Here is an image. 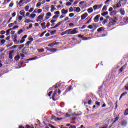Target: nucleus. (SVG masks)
<instances>
[{
    "mask_svg": "<svg viewBox=\"0 0 128 128\" xmlns=\"http://www.w3.org/2000/svg\"><path fill=\"white\" fill-rule=\"evenodd\" d=\"M108 14V12H104L102 13V16H107V14Z\"/></svg>",
    "mask_w": 128,
    "mask_h": 128,
    "instance_id": "b1692460",
    "label": "nucleus"
},
{
    "mask_svg": "<svg viewBox=\"0 0 128 128\" xmlns=\"http://www.w3.org/2000/svg\"><path fill=\"white\" fill-rule=\"evenodd\" d=\"M24 8H25V10L26 12H28V9L30 8V6H25Z\"/></svg>",
    "mask_w": 128,
    "mask_h": 128,
    "instance_id": "c9c22d12",
    "label": "nucleus"
},
{
    "mask_svg": "<svg viewBox=\"0 0 128 128\" xmlns=\"http://www.w3.org/2000/svg\"><path fill=\"white\" fill-rule=\"evenodd\" d=\"M108 10V8H106V6H104L102 8V12H106Z\"/></svg>",
    "mask_w": 128,
    "mask_h": 128,
    "instance_id": "412c9836",
    "label": "nucleus"
},
{
    "mask_svg": "<svg viewBox=\"0 0 128 128\" xmlns=\"http://www.w3.org/2000/svg\"><path fill=\"white\" fill-rule=\"evenodd\" d=\"M112 10H114V8H112V7H110L108 9V12H112Z\"/></svg>",
    "mask_w": 128,
    "mask_h": 128,
    "instance_id": "0e129e2a",
    "label": "nucleus"
},
{
    "mask_svg": "<svg viewBox=\"0 0 128 128\" xmlns=\"http://www.w3.org/2000/svg\"><path fill=\"white\" fill-rule=\"evenodd\" d=\"M44 14H43L40 15L38 16L37 18L38 20H44Z\"/></svg>",
    "mask_w": 128,
    "mask_h": 128,
    "instance_id": "6e6552de",
    "label": "nucleus"
},
{
    "mask_svg": "<svg viewBox=\"0 0 128 128\" xmlns=\"http://www.w3.org/2000/svg\"><path fill=\"white\" fill-rule=\"evenodd\" d=\"M74 16V13H70L69 14V16L70 18H72V16Z\"/></svg>",
    "mask_w": 128,
    "mask_h": 128,
    "instance_id": "37998d69",
    "label": "nucleus"
},
{
    "mask_svg": "<svg viewBox=\"0 0 128 128\" xmlns=\"http://www.w3.org/2000/svg\"><path fill=\"white\" fill-rule=\"evenodd\" d=\"M124 116H128V110H126L124 113Z\"/></svg>",
    "mask_w": 128,
    "mask_h": 128,
    "instance_id": "79ce46f5",
    "label": "nucleus"
},
{
    "mask_svg": "<svg viewBox=\"0 0 128 128\" xmlns=\"http://www.w3.org/2000/svg\"><path fill=\"white\" fill-rule=\"evenodd\" d=\"M50 12H54V10H56V8H54V5H52L50 6Z\"/></svg>",
    "mask_w": 128,
    "mask_h": 128,
    "instance_id": "1a4fd4ad",
    "label": "nucleus"
},
{
    "mask_svg": "<svg viewBox=\"0 0 128 128\" xmlns=\"http://www.w3.org/2000/svg\"><path fill=\"white\" fill-rule=\"evenodd\" d=\"M127 94H128L127 92H124V93H122L120 96V98H122V96H126Z\"/></svg>",
    "mask_w": 128,
    "mask_h": 128,
    "instance_id": "dca6fc26",
    "label": "nucleus"
},
{
    "mask_svg": "<svg viewBox=\"0 0 128 128\" xmlns=\"http://www.w3.org/2000/svg\"><path fill=\"white\" fill-rule=\"evenodd\" d=\"M116 8H120L122 6V4H120V0L118 2L117 4H116Z\"/></svg>",
    "mask_w": 128,
    "mask_h": 128,
    "instance_id": "f3484780",
    "label": "nucleus"
},
{
    "mask_svg": "<svg viewBox=\"0 0 128 128\" xmlns=\"http://www.w3.org/2000/svg\"><path fill=\"white\" fill-rule=\"evenodd\" d=\"M24 0H20L18 3V5L20 6H22V4H22V2H24Z\"/></svg>",
    "mask_w": 128,
    "mask_h": 128,
    "instance_id": "6ab92c4d",
    "label": "nucleus"
},
{
    "mask_svg": "<svg viewBox=\"0 0 128 128\" xmlns=\"http://www.w3.org/2000/svg\"><path fill=\"white\" fill-rule=\"evenodd\" d=\"M102 30H104V28L102 27H100L97 30V32H102Z\"/></svg>",
    "mask_w": 128,
    "mask_h": 128,
    "instance_id": "c756f323",
    "label": "nucleus"
},
{
    "mask_svg": "<svg viewBox=\"0 0 128 128\" xmlns=\"http://www.w3.org/2000/svg\"><path fill=\"white\" fill-rule=\"evenodd\" d=\"M52 16V13L50 12H48L46 14V16H45L46 20H48Z\"/></svg>",
    "mask_w": 128,
    "mask_h": 128,
    "instance_id": "20e7f679",
    "label": "nucleus"
},
{
    "mask_svg": "<svg viewBox=\"0 0 128 128\" xmlns=\"http://www.w3.org/2000/svg\"><path fill=\"white\" fill-rule=\"evenodd\" d=\"M56 22V20H50L51 24H54V22Z\"/></svg>",
    "mask_w": 128,
    "mask_h": 128,
    "instance_id": "5fc2aeb1",
    "label": "nucleus"
},
{
    "mask_svg": "<svg viewBox=\"0 0 128 128\" xmlns=\"http://www.w3.org/2000/svg\"><path fill=\"white\" fill-rule=\"evenodd\" d=\"M24 22L26 24H28V22H32V21L30 20L27 19L24 20Z\"/></svg>",
    "mask_w": 128,
    "mask_h": 128,
    "instance_id": "5701e85b",
    "label": "nucleus"
},
{
    "mask_svg": "<svg viewBox=\"0 0 128 128\" xmlns=\"http://www.w3.org/2000/svg\"><path fill=\"white\" fill-rule=\"evenodd\" d=\"M34 10V8H32L28 10L29 12H32Z\"/></svg>",
    "mask_w": 128,
    "mask_h": 128,
    "instance_id": "13d9d810",
    "label": "nucleus"
},
{
    "mask_svg": "<svg viewBox=\"0 0 128 128\" xmlns=\"http://www.w3.org/2000/svg\"><path fill=\"white\" fill-rule=\"evenodd\" d=\"M14 6V2H10L9 4V8H12Z\"/></svg>",
    "mask_w": 128,
    "mask_h": 128,
    "instance_id": "de8ad7c7",
    "label": "nucleus"
},
{
    "mask_svg": "<svg viewBox=\"0 0 128 128\" xmlns=\"http://www.w3.org/2000/svg\"><path fill=\"white\" fill-rule=\"evenodd\" d=\"M12 62V60H6V62L8 64H10V62Z\"/></svg>",
    "mask_w": 128,
    "mask_h": 128,
    "instance_id": "ea45409f",
    "label": "nucleus"
},
{
    "mask_svg": "<svg viewBox=\"0 0 128 128\" xmlns=\"http://www.w3.org/2000/svg\"><path fill=\"white\" fill-rule=\"evenodd\" d=\"M10 34V30H8L6 31V36H9Z\"/></svg>",
    "mask_w": 128,
    "mask_h": 128,
    "instance_id": "8fccbe9b",
    "label": "nucleus"
},
{
    "mask_svg": "<svg viewBox=\"0 0 128 128\" xmlns=\"http://www.w3.org/2000/svg\"><path fill=\"white\" fill-rule=\"evenodd\" d=\"M20 55H18V56H15V60H20Z\"/></svg>",
    "mask_w": 128,
    "mask_h": 128,
    "instance_id": "a878e982",
    "label": "nucleus"
},
{
    "mask_svg": "<svg viewBox=\"0 0 128 128\" xmlns=\"http://www.w3.org/2000/svg\"><path fill=\"white\" fill-rule=\"evenodd\" d=\"M42 12V9H38L37 10V12L38 14H40V12Z\"/></svg>",
    "mask_w": 128,
    "mask_h": 128,
    "instance_id": "a18cd8bd",
    "label": "nucleus"
},
{
    "mask_svg": "<svg viewBox=\"0 0 128 128\" xmlns=\"http://www.w3.org/2000/svg\"><path fill=\"white\" fill-rule=\"evenodd\" d=\"M18 19L19 20H22V16H19Z\"/></svg>",
    "mask_w": 128,
    "mask_h": 128,
    "instance_id": "338daca9",
    "label": "nucleus"
},
{
    "mask_svg": "<svg viewBox=\"0 0 128 128\" xmlns=\"http://www.w3.org/2000/svg\"><path fill=\"white\" fill-rule=\"evenodd\" d=\"M26 40H24L23 38H22V40L20 41V44H22Z\"/></svg>",
    "mask_w": 128,
    "mask_h": 128,
    "instance_id": "3c124183",
    "label": "nucleus"
},
{
    "mask_svg": "<svg viewBox=\"0 0 128 128\" xmlns=\"http://www.w3.org/2000/svg\"><path fill=\"white\" fill-rule=\"evenodd\" d=\"M58 15H54V16H53V17L52 18L53 20H58Z\"/></svg>",
    "mask_w": 128,
    "mask_h": 128,
    "instance_id": "393cba45",
    "label": "nucleus"
},
{
    "mask_svg": "<svg viewBox=\"0 0 128 128\" xmlns=\"http://www.w3.org/2000/svg\"><path fill=\"white\" fill-rule=\"evenodd\" d=\"M78 28H74L68 30L67 32H68V35L76 34H78Z\"/></svg>",
    "mask_w": 128,
    "mask_h": 128,
    "instance_id": "f257e3e1",
    "label": "nucleus"
},
{
    "mask_svg": "<svg viewBox=\"0 0 128 128\" xmlns=\"http://www.w3.org/2000/svg\"><path fill=\"white\" fill-rule=\"evenodd\" d=\"M16 28H18V26H15L12 28V30H16Z\"/></svg>",
    "mask_w": 128,
    "mask_h": 128,
    "instance_id": "603ef678",
    "label": "nucleus"
},
{
    "mask_svg": "<svg viewBox=\"0 0 128 128\" xmlns=\"http://www.w3.org/2000/svg\"><path fill=\"white\" fill-rule=\"evenodd\" d=\"M6 42V40H1V44H4Z\"/></svg>",
    "mask_w": 128,
    "mask_h": 128,
    "instance_id": "680f3d73",
    "label": "nucleus"
},
{
    "mask_svg": "<svg viewBox=\"0 0 128 128\" xmlns=\"http://www.w3.org/2000/svg\"><path fill=\"white\" fill-rule=\"evenodd\" d=\"M69 128H76V126L74 125H73V126H71Z\"/></svg>",
    "mask_w": 128,
    "mask_h": 128,
    "instance_id": "774afa93",
    "label": "nucleus"
},
{
    "mask_svg": "<svg viewBox=\"0 0 128 128\" xmlns=\"http://www.w3.org/2000/svg\"><path fill=\"white\" fill-rule=\"evenodd\" d=\"M88 16V14L87 12H85L81 16V20H84L86 16Z\"/></svg>",
    "mask_w": 128,
    "mask_h": 128,
    "instance_id": "39448f33",
    "label": "nucleus"
},
{
    "mask_svg": "<svg viewBox=\"0 0 128 128\" xmlns=\"http://www.w3.org/2000/svg\"><path fill=\"white\" fill-rule=\"evenodd\" d=\"M118 117H116L115 118V120L114 121V122H116L117 120H118Z\"/></svg>",
    "mask_w": 128,
    "mask_h": 128,
    "instance_id": "69168bd1",
    "label": "nucleus"
},
{
    "mask_svg": "<svg viewBox=\"0 0 128 128\" xmlns=\"http://www.w3.org/2000/svg\"><path fill=\"white\" fill-rule=\"evenodd\" d=\"M6 34V31L4 30H2L0 32V34Z\"/></svg>",
    "mask_w": 128,
    "mask_h": 128,
    "instance_id": "bf43d9fd",
    "label": "nucleus"
},
{
    "mask_svg": "<svg viewBox=\"0 0 128 128\" xmlns=\"http://www.w3.org/2000/svg\"><path fill=\"white\" fill-rule=\"evenodd\" d=\"M54 14L56 15L60 14V11H56L54 12Z\"/></svg>",
    "mask_w": 128,
    "mask_h": 128,
    "instance_id": "e2e57ef3",
    "label": "nucleus"
},
{
    "mask_svg": "<svg viewBox=\"0 0 128 128\" xmlns=\"http://www.w3.org/2000/svg\"><path fill=\"white\" fill-rule=\"evenodd\" d=\"M88 28L92 30V28H94V26H92V25H89L88 26Z\"/></svg>",
    "mask_w": 128,
    "mask_h": 128,
    "instance_id": "a19ab883",
    "label": "nucleus"
},
{
    "mask_svg": "<svg viewBox=\"0 0 128 128\" xmlns=\"http://www.w3.org/2000/svg\"><path fill=\"white\" fill-rule=\"evenodd\" d=\"M14 50H12L10 52L9 58H10V60H12V54H14Z\"/></svg>",
    "mask_w": 128,
    "mask_h": 128,
    "instance_id": "423d86ee",
    "label": "nucleus"
},
{
    "mask_svg": "<svg viewBox=\"0 0 128 128\" xmlns=\"http://www.w3.org/2000/svg\"><path fill=\"white\" fill-rule=\"evenodd\" d=\"M114 14H116V13L114 11H112L110 12V16H113Z\"/></svg>",
    "mask_w": 128,
    "mask_h": 128,
    "instance_id": "473e14b6",
    "label": "nucleus"
},
{
    "mask_svg": "<svg viewBox=\"0 0 128 128\" xmlns=\"http://www.w3.org/2000/svg\"><path fill=\"white\" fill-rule=\"evenodd\" d=\"M108 22V19L104 20L102 22V24H106Z\"/></svg>",
    "mask_w": 128,
    "mask_h": 128,
    "instance_id": "e433bc0d",
    "label": "nucleus"
},
{
    "mask_svg": "<svg viewBox=\"0 0 128 128\" xmlns=\"http://www.w3.org/2000/svg\"><path fill=\"white\" fill-rule=\"evenodd\" d=\"M122 126H126V122L123 121L121 123Z\"/></svg>",
    "mask_w": 128,
    "mask_h": 128,
    "instance_id": "72a5a7b5",
    "label": "nucleus"
},
{
    "mask_svg": "<svg viewBox=\"0 0 128 128\" xmlns=\"http://www.w3.org/2000/svg\"><path fill=\"white\" fill-rule=\"evenodd\" d=\"M64 34H68V30H66L64 32L61 33V36H64Z\"/></svg>",
    "mask_w": 128,
    "mask_h": 128,
    "instance_id": "a211bd4d",
    "label": "nucleus"
},
{
    "mask_svg": "<svg viewBox=\"0 0 128 128\" xmlns=\"http://www.w3.org/2000/svg\"><path fill=\"white\" fill-rule=\"evenodd\" d=\"M66 6H72V3L70 2H68L66 3Z\"/></svg>",
    "mask_w": 128,
    "mask_h": 128,
    "instance_id": "49530a36",
    "label": "nucleus"
},
{
    "mask_svg": "<svg viewBox=\"0 0 128 128\" xmlns=\"http://www.w3.org/2000/svg\"><path fill=\"white\" fill-rule=\"evenodd\" d=\"M58 90H56L54 91V94H53V96H52V98L53 100H54V96H55L56 94H58Z\"/></svg>",
    "mask_w": 128,
    "mask_h": 128,
    "instance_id": "9b49d317",
    "label": "nucleus"
},
{
    "mask_svg": "<svg viewBox=\"0 0 128 128\" xmlns=\"http://www.w3.org/2000/svg\"><path fill=\"white\" fill-rule=\"evenodd\" d=\"M78 38H83L84 36H82V34H78Z\"/></svg>",
    "mask_w": 128,
    "mask_h": 128,
    "instance_id": "4d7b16f0",
    "label": "nucleus"
},
{
    "mask_svg": "<svg viewBox=\"0 0 128 128\" xmlns=\"http://www.w3.org/2000/svg\"><path fill=\"white\" fill-rule=\"evenodd\" d=\"M62 24V22H58L56 25V28H58V26H60V24Z\"/></svg>",
    "mask_w": 128,
    "mask_h": 128,
    "instance_id": "f704fd0d",
    "label": "nucleus"
},
{
    "mask_svg": "<svg viewBox=\"0 0 128 128\" xmlns=\"http://www.w3.org/2000/svg\"><path fill=\"white\" fill-rule=\"evenodd\" d=\"M38 56H34V58H30V60H38Z\"/></svg>",
    "mask_w": 128,
    "mask_h": 128,
    "instance_id": "2f4dec72",
    "label": "nucleus"
},
{
    "mask_svg": "<svg viewBox=\"0 0 128 128\" xmlns=\"http://www.w3.org/2000/svg\"><path fill=\"white\" fill-rule=\"evenodd\" d=\"M96 104L97 106H100V103L98 102H96Z\"/></svg>",
    "mask_w": 128,
    "mask_h": 128,
    "instance_id": "052dcab7",
    "label": "nucleus"
},
{
    "mask_svg": "<svg viewBox=\"0 0 128 128\" xmlns=\"http://www.w3.org/2000/svg\"><path fill=\"white\" fill-rule=\"evenodd\" d=\"M14 23H10L8 24L9 28H12V26H14Z\"/></svg>",
    "mask_w": 128,
    "mask_h": 128,
    "instance_id": "c03bdc74",
    "label": "nucleus"
},
{
    "mask_svg": "<svg viewBox=\"0 0 128 128\" xmlns=\"http://www.w3.org/2000/svg\"><path fill=\"white\" fill-rule=\"evenodd\" d=\"M100 14H98L96 16V17L94 18V22H98V18H100Z\"/></svg>",
    "mask_w": 128,
    "mask_h": 128,
    "instance_id": "0eeeda50",
    "label": "nucleus"
},
{
    "mask_svg": "<svg viewBox=\"0 0 128 128\" xmlns=\"http://www.w3.org/2000/svg\"><path fill=\"white\" fill-rule=\"evenodd\" d=\"M102 6V4H96L93 6V8L94 10H98Z\"/></svg>",
    "mask_w": 128,
    "mask_h": 128,
    "instance_id": "7ed1b4c3",
    "label": "nucleus"
},
{
    "mask_svg": "<svg viewBox=\"0 0 128 128\" xmlns=\"http://www.w3.org/2000/svg\"><path fill=\"white\" fill-rule=\"evenodd\" d=\"M20 14L21 16H24V18L26 16H24V14H26V12H24V10L20 11Z\"/></svg>",
    "mask_w": 128,
    "mask_h": 128,
    "instance_id": "4468645a",
    "label": "nucleus"
},
{
    "mask_svg": "<svg viewBox=\"0 0 128 128\" xmlns=\"http://www.w3.org/2000/svg\"><path fill=\"white\" fill-rule=\"evenodd\" d=\"M52 120H62V118H56V116L52 117Z\"/></svg>",
    "mask_w": 128,
    "mask_h": 128,
    "instance_id": "9d476101",
    "label": "nucleus"
},
{
    "mask_svg": "<svg viewBox=\"0 0 128 128\" xmlns=\"http://www.w3.org/2000/svg\"><path fill=\"white\" fill-rule=\"evenodd\" d=\"M36 16V14H32L30 15V16H29V18H34Z\"/></svg>",
    "mask_w": 128,
    "mask_h": 128,
    "instance_id": "aec40b11",
    "label": "nucleus"
},
{
    "mask_svg": "<svg viewBox=\"0 0 128 128\" xmlns=\"http://www.w3.org/2000/svg\"><path fill=\"white\" fill-rule=\"evenodd\" d=\"M23 30H22L20 29V30L18 32V34H20L22 32Z\"/></svg>",
    "mask_w": 128,
    "mask_h": 128,
    "instance_id": "6e6d98bb",
    "label": "nucleus"
},
{
    "mask_svg": "<svg viewBox=\"0 0 128 128\" xmlns=\"http://www.w3.org/2000/svg\"><path fill=\"white\" fill-rule=\"evenodd\" d=\"M61 12L62 14H66V13L68 12V10H66L64 8H63Z\"/></svg>",
    "mask_w": 128,
    "mask_h": 128,
    "instance_id": "f8f14e48",
    "label": "nucleus"
},
{
    "mask_svg": "<svg viewBox=\"0 0 128 128\" xmlns=\"http://www.w3.org/2000/svg\"><path fill=\"white\" fill-rule=\"evenodd\" d=\"M88 14H90V13L92 12H94V9H92V8H90L88 9Z\"/></svg>",
    "mask_w": 128,
    "mask_h": 128,
    "instance_id": "2eb2a0df",
    "label": "nucleus"
},
{
    "mask_svg": "<svg viewBox=\"0 0 128 128\" xmlns=\"http://www.w3.org/2000/svg\"><path fill=\"white\" fill-rule=\"evenodd\" d=\"M14 42H16V44H18V40H16V38H14Z\"/></svg>",
    "mask_w": 128,
    "mask_h": 128,
    "instance_id": "864d4df0",
    "label": "nucleus"
},
{
    "mask_svg": "<svg viewBox=\"0 0 128 128\" xmlns=\"http://www.w3.org/2000/svg\"><path fill=\"white\" fill-rule=\"evenodd\" d=\"M38 52H44V48L38 49Z\"/></svg>",
    "mask_w": 128,
    "mask_h": 128,
    "instance_id": "c85d7f7f",
    "label": "nucleus"
},
{
    "mask_svg": "<svg viewBox=\"0 0 128 128\" xmlns=\"http://www.w3.org/2000/svg\"><path fill=\"white\" fill-rule=\"evenodd\" d=\"M56 30H54V31L51 32L50 33L51 34H56Z\"/></svg>",
    "mask_w": 128,
    "mask_h": 128,
    "instance_id": "09e8293b",
    "label": "nucleus"
},
{
    "mask_svg": "<svg viewBox=\"0 0 128 128\" xmlns=\"http://www.w3.org/2000/svg\"><path fill=\"white\" fill-rule=\"evenodd\" d=\"M50 52H56V50H56V48H52L50 50Z\"/></svg>",
    "mask_w": 128,
    "mask_h": 128,
    "instance_id": "bb28decb",
    "label": "nucleus"
},
{
    "mask_svg": "<svg viewBox=\"0 0 128 128\" xmlns=\"http://www.w3.org/2000/svg\"><path fill=\"white\" fill-rule=\"evenodd\" d=\"M41 5H42V2H39L37 3L36 6V8H38V6H40Z\"/></svg>",
    "mask_w": 128,
    "mask_h": 128,
    "instance_id": "4c0bfd02",
    "label": "nucleus"
},
{
    "mask_svg": "<svg viewBox=\"0 0 128 128\" xmlns=\"http://www.w3.org/2000/svg\"><path fill=\"white\" fill-rule=\"evenodd\" d=\"M74 12V8L72 7H70L69 8V12Z\"/></svg>",
    "mask_w": 128,
    "mask_h": 128,
    "instance_id": "58836bf2",
    "label": "nucleus"
},
{
    "mask_svg": "<svg viewBox=\"0 0 128 128\" xmlns=\"http://www.w3.org/2000/svg\"><path fill=\"white\" fill-rule=\"evenodd\" d=\"M74 8H76L74 12H80V7H74Z\"/></svg>",
    "mask_w": 128,
    "mask_h": 128,
    "instance_id": "ddd939ff",
    "label": "nucleus"
},
{
    "mask_svg": "<svg viewBox=\"0 0 128 128\" xmlns=\"http://www.w3.org/2000/svg\"><path fill=\"white\" fill-rule=\"evenodd\" d=\"M118 18H112L109 20V26H112V24H116Z\"/></svg>",
    "mask_w": 128,
    "mask_h": 128,
    "instance_id": "f03ea898",
    "label": "nucleus"
},
{
    "mask_svg": "<svg viewBox=\"0 0 128 128\" xmlns=\"http://www.w3.org/2000/svg\"><path fill=\"white\" fill-rule=\"evenodd\" d=\"M120 14L122 16H124V10L122 9L120 10Z\"/></svg>",
    "mask_w": 128,
    "mask_h": 128,
    "instance_id": "4be33fe9",
    "label": "nucleus"
},
{
    "mask_svg": "<svg viewBox=\"0 0 128 128\" xmlns=\"http://www.w3.org/2000/svg\"><path fill=\"white\" fill-rule=\"evenodd\" d=\"M125 68H126V66H122V67L120 69V72H122V70H124Z\"/></svg>",
    "mask_w": 128,
    "mask_h": 128,
    "instance_id": "cd10ccee",
    "label": "nucleus"
},
{
    "mask_svg": "<svg viewBox=\"0 0 128 128\" xmlns=\"http://www.w3.org/2000/svg\"><path fill=\"white\" fill-rule=\"evenodd\" d=\"M54 46V42H53L49 44H48V46H50V48H52Z\"/></svg>",
    "mask_w": 128,
    "mask_h": 128,
    "instance_id": "7c9ffc66",
    "label": "nucleus"
}]
</instances>
